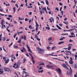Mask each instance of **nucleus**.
I'll return each instance as SVG.
<instances>
[{"label":"nucleus","instance_id":"bb28decb","mask_svg":"<svg viewBox=\"0 0 77 77\" xmlns=\"http://www.w3.org/2000/svg\"><path fill=\"white\" fill-rule=\"evenodd\" d=\"M21 38H20L19 40L18 41V43H19L20 44L21 43Z\"/></svg>","mask_w":77,"mask_h":77},{"label":"nucleus","instance_id":"aec40b11","mask_svg":"<svg viewBox=\"0 0 77 77\" xmlns=\"http://www.w3.org/2000/svg\"><path fill=\"white\" fill-rule=\"evenodd\" d=\"M29 29H34V27H32L31 25L29 26Z\"/></svg>","mask_w":77,"mask_h":77},{"label":"nucleus","instance_id":"69168bd1","mask_svg":"<svg viewBox=\"0 0 77 77\" xmlns=\"http://www.w3.org/2000/svg\"><path fill=\"white\" fill-rule=\"evenodd\" d=\"M32 14V12H30L29 13V15H31Z\"/></svg>","mask_w":77,"mask_h":77},{"label":"nucleus","instance_id":"5701e85b","mask_svg":"<svg viewBox=\"0 0 77 77\" xmlns=\"http://www.w3.org/2000/svg\"><path fill=\"white\" fill-rule=\"evenodd\" d=\"M64 42H60L58 43V45H60V44H63Z\"/></svg>","mask_w":77,"mask_h":77},{"label":"nucleus","instance_id":"f3484780","mask_svg":"<svg viewBox=\"0 0 77 77\" xmlns=\"http://www.w3.org/2000/svg\"><path fill=\"white\" fill-rule=\"evenodd\" d=\"M19 20H24V19L23 17V18H21L20 17H18Z\"/></svg>","mask_w":77,"mask_h":77},{"label":"nucleus","instance_id":"09e8293b","mask_svg":"<svg viewBox=\"0 0 77 77\" xmlns=\"http://www.w3.org/2000/svg\"><path fill=\"white\" fill-rule=\"evenodd\" d=\"M74 36H73V35H69V38H74Z\"/></svg>","mask_w":77,"mask_h":77},{"label":"nucleus","instance_id":"ea45409f","mask_svg":"<svg viewBox=\"0 0 77 77\" xmlns=\"http://www.w3.org/2000/svg\"><path fill=\"white\" fill-rule=\"evenodd\" d=\"M68 46H69V47H72V45L71 44H69V45Z\"/></svg>","mask_w":77,"mask_h":77},{"label":"nucleus","instance_id":"20e7f679","mask_svg":"<svg viewBox=\"0 0 77 77\" xmlns=\"http://www.w3.org/2000/svg\"><path fill=\"white\" fill-rule=\"evenodd\" d=\"M35 27H36V28L35 29L36 31H38V27H39V25L38 24V23H37V22L36 21H35Z\"/></svg>","mask_w":77,"mask_h":77},{"label":"nucleus","instance_id":"ddd939ff","mask_svg":"<svg viewBox=\"0 0 77 77\" xmlns=\"http://www.w3.org/2000/svg\"><path fill=\"white\" fill-rule=\"evenodd\" d=\"M45 2L47 5H49V2L48 0H45Z\"/></svg>","mask_w":77,"mask_h":77},{"label":"nucleus","instance_id":"864d4df0","mask_svg":"<svg viewBox=\"0 0 77 77\" xmlns=\"http://www.w3.org/2000/svg\"><path fill=\"white\" fill-rule=\"evenodd\" d=\"M23 73H24L25 74H28L27 72H26L24 71H23Z\"/></svg>","mask_w":77,"mask_h":77},{"label":"nucleus","instance_id":"423d86ee","mask_svg":"<svg viewBox=\"0 0 77 77\" xmlns=\"http://www.w3.org/2000/svg\"><path fill=\"white\" fill-rule=\"evenodd\" d=\"M42 67H40L39 69H38V72H39V73H40V72H41V73H42L43 72V70H41V69H42Z\"/></svg>","mask_w":77,"mask_h":77},{"label":"nucleus","instance_id":"2f4dec72","mask_svg":"<svg viewBox=\"0 0 77 77\" xmlns=\"http://www.w3.org/2000/svg\"><path fill=\"white\" fill-rule=\"evenodd\" d=\"M71 47H68L67 49L68 50H69V51H70V50H71Z\"/></svg>","mask_w":77,"mask_h":77},{"label":"nucleus","instance_id":"6e6552de","mask_svg":"<svg viewBox=\"0 0 77 77\" xmlns=\"http://www.w3.org/2000/svg\"><path fill=\"white\" fill-rule=\"evenodd\" d=\"M21 38L22 39H24V40H25V41H26V36L25 35H24L23 36H23L22 35L21 36Z\"/></svg>","mask_w":77,"mask_h":77},{"label":"nucleus","instance_id":"4468645a","mask_svg":"<svg viewBox=\"0 0 77 77\" xmlns=\"http://www.w3.org/2000/svg\"><path fill=\"white\" fill-rule=\"evenodd\" d=\"M33 18H32V19H30L29 20V24H30V23H32V22H33Z\"/></svg>","mask_w":77,"mask_h":77},{"label":"nucleus","instance_id":"c85d7f7f","mask_svg":"<svg viewBox=\"0 0 77 77\" xmlns=\"http://www.w3.org/2000/svg\"><path fill=\"white\" fill-rule=\"evenodd\" d=\"M49 55L52 56H54V55L53 54H50V55H48V54H46L45 55L46 56H49Z\"/></svg>","mask_w":77,"mask_h":77},{"label":"nucleus","instance_id":"680f3d73","mask_svg":"<svg viewBox=\"0 0 77 77\" xmlns=\"http://www.w3.org/2000/svg\"><path fill=\"white\" fill-rule=\"evenodd\" d=\"M15 6H16L17 8H18V5H17V4H16L15 5Z\"/></svg>","mask_w":77,"mask_h":77},{"label":"nucleus","instance_id":"72a5a7b5","mask_svg":"<svg viewBox=\"0 0 77 77\" xmlns=\"http://www.w3.org/2000/svg\"><path fill=\"white\" fill-rule=\"evenodd\" d=\"M17 35V33H16L14 35V38H15V37H16Z\"/></svg>","mask_w":77,"mask_h":77},{"label":"nucleus","instance_id":"7ed1b4c3","mask_svg":"<svg viewBox=\"0 0 77 77\" xmlns=\"http://www.w3.org/2000/svg\"><path fill=\"white\" fill-rule=\"evenodd\" d=\"M72 58L71 57H70V60L69 61V63L71 65H72V64H73V63H74V62L72 60Z\"/></svg>","mask_w":77,"mask_h":77},{"label":"nucleus","instance_id":"a19ab883","mask_svg":"<svg viewBox=\"0 0 77 77\" xmlns=\"http://www.w3.org/2000/svg\"><path fill=\"white\" fill-rule=\"evenodd\" d=\"M47 49H48V50H50V48H51V47L50 46L48 47H47Z\"/></svg>","mask_w":77,"mask_h":77},{"label":"nucleus","instance_id":"a18cd8bd","mask_svg":"<svg viewBox=\"0 0 77 77\" xmlns=\"http://www.w3.org/2000/svg\"><path fill=\"white\" fill-rule=\"evenodd\" d=\"M51 19L52 20L53 22H54V18H53V17H51Z\"/></svg>","mask_w":77,"mask_h":77},{"label":"nucleus","instance_id":"1a4fd4ad","mask_svg":"<svg viewBox=\"0 0 77 77\" xmlns=\"http://www.w3.org/2000/svg\"><path fill=\"white\" fill-rule=\"evenodd\" d=\"M26 45L28 49V51H29V52H30V53H32V51H30V48H29V46H28V45Z\"/></svg>","mask_w":77,"mask_h":77},{"label":"nucleus","instance_id":"39448f33","mask_svg":"<svg viewBox=\"0 0 77 77\" xmlns=\"http://www.w3.org/2000/svg\"><path fill=\"white\" fill-rule=\"evenodd\" d=\"M29 53L30 54V56H31L32 62H33L34 64H35V62L34 60H33V56H32V55L30 53V52H29Z\"/></svg>","mask_w":77,"mask_h":77},{"label":"nucleus","instance_id":"79ce46f5","mask_svg":"<svg viewBox=\"0 0 77 77\" xmlns=\"http://www.w3.org/2000/svg\"><path fill=\"white\" fill-rule=\"evenodd\" d=\"M74 30V29H72L70 30H66V31H67V32H69V31H72V30Z\"/></svg>","mask_w":77,"mask_h":77},{"label":"nucleus","instance_id":"4be33fe9","mask_svg":"<svg viewBox=\"0 0 77 77\" xmlns=\"http://www.w3.org/2000/svg\"><path fill=\"white\" fill-rule=\"evenodd\" d=\"M16 9V8H15V7H14L13 8L14 14L15 12Z\"/></svg>","mask_w":77,"mask_h":77},{"label":"nucleus","instance_id":"a878e982","mask_svg":"<svg viewBox=\"0 0 77 77\" xmlns=\"http://www.w3.org/2000/svg\"><path fill=\"white\" fill-rule=\"evenodd\" d=\"M45 27L46 29H47V30H49L50 29V27H48L46 26Z\"/></svg>","mask_w":77,"mask_h":77},{"label":"nucleus","instance_id":"f704fd0d","mask_svg":"<svg viewBox=\"0 0 77 77\" xmlns=\"http://www.w3.org/2000/svg\"><path fill=\"white\" fill-rule=\"evenodd\" d=\"M74 68L75 69H76V68H77V64H75V65Z\"/></svg>","mask_w":77,"mask_h":77},{"label":"nucleus","instance_id":"5fc2aeb1","mask_svg":"<svg viewBox=\"0 0 77 77\" xmlns=\"http://www.w3.org/2000/svg\"><path fill=\"white\" fill-rule=\"evenodd\" d=\"M6 6H10V4H7L6 5Z\"/></svg>","mask_w":77,"mask_h":77},{"label":"nucleus","instance_id":"473e14b6","mask_svg":"<svg viewBox=\"0 0 77 77\" xmlns=\"http://www.w3.org/2000/svg\"><path fill=\"white\" fill-rule=\"evenodd\" d=\"M53 59H58V60H61V61H63V62H64V60H59V59H58L57 58H53Z\"/></svg>","mask_w":77,"mask_h":77},{"label":"nucleus","instance_id":"bf43d9fd","mask_svg":"<svg viewBox=\"0 0 77 77\" xmlns=\"http://www.w3.org/2000/svg\"><path fill=\"white\" fill-rule=\"evenodd\" d=\"M12 44H13V43L12 42L11 44L9 45V47H11V45H12Z\"/></svg>","mask_w":77,"mask_h":77},{"label":"nucleus","instance_id":"f03ea898","mask_svg":"<svg viewBox=\"0 0 77 77\" xmlns=\"http://www.w3.org/2000/svg\"><path fill=\"white\" fill-rule=\"evenodd\" d=\"M36 48L37 50L40 53H41L42 52H44V50L43 49H41V48Z\"/></svg>","mask_w":77,"mask_h":77},{"label":"nucleus","instance_id":"e433bc0d","mask_svg":"<svg viewBox=\"0 0 77 77\" xmlns=\"http://www.w3.org/2000/svg\"><path fill=\"white\" fill-rule=\"evenodd\" d=\"M75 60H77V55H75Z\"/></svg>","mask_w":77,"mask_h":77},{"label":"nucleus","instance_id":"f257e3e1","mask_svg":"<svg viewBox=\"0 0 77 77\" xmlns=\"http://www.w3.org/2000/svg\"><path fill=\"white\" fill-rule=\"evenodd\" d=\"M13 67L15 69H17V68H19L20 66L18 65L17 63H15L13 66Z\"/></svg>","mask_w":77,"mask_h":77},{"label":"nucleus","instance_id":"412c9836","mask_svg":"<svg viewBox=\"0 0 77 77\" xmlns=\"http://www.w3.org/2000/svg\"><path fill=\"white\" fill-rule=\"evenodd\" d=\"M1 23L2 24V25L3 24H4V20H1Z\"/></svg>","mask_w":77,"mask_h":77},{"label":"nucleus","instance_id":"49530a36","mask_svg":"<svg viewBox=\"0 0 77 77\" xmlns=\"http://www.w3.org/2000/svg\"><path fill=\"white\" fill-rule=\"evenodd\" d=\"M3 47V50H4V51H5V52H7V51H6V50H5V46H4Z\"/></svg>","mask_w":77,"mask_h":77},{"label":"nucleus","instance_id":"b1692460","mask_svg":"<svg viewBox=\"0 0 77 77\" xmlns=\"http://www.w3.org/2000/svg\"><path fill=\"white\" fill-rule=\"evenodd\" d=\"M9 59H8L7 60H6L5 62V63H8V62H9Z\"/></svg>","mask_w":77,"mask_h":77},{"label":"nucleus","instance_id":"603ef678","mask_svg":"<svg viewBox=\"0 0 77 77\" xmlns=\"http://www.w3.org/2000/svg\"><path fill=\"white\" fill-rule=\"evenodd\" d=\"M35 38H36V39L38 38V36H37V35H36V34L35 35Z\"/></svg>","mask_w":77,"mask_h":77},{"label":"nucleus","instance_id":"7c9ffc66","mask_svg":"<svg viewBox=\"0 0 77 77\" xmlns=\"http://www.w3.org/2000/svg\"><path fill=\"white\" fill-rule=\"evenodd\" d=\"M52 40V38L51 37H50V38H49L48 39V41H51Z\"/></svg>","mask_w":77,"mask_h":77},{"label":"nucleus","instance_id":"9d476101","mask_svg":"<svg viewBox=\"0 0 77 77\" xmlns=\"http://www.w3.org/2000/svg\"><path fill=\"white\" fill-rule=\"evenodd\" d=\"M4 70L5 71H10V69L7 68V67H5Z\"/></svg>","mask_w":77,"mask_h":77},{"label":"nucleus","instance_id":"c9c22d12","mask_svg":"<svg viewBox=\"0 0 77 77\" xmlns=\"http://www.w3.org/2000/svg\"><path fill=\"white\" fill-rule=\"evenodd\" d=\"M26 58H24L23 59V63H24L26 62Z\"/></svg>","mask_w":77,"mask_h":77},{"label":"nucleus","instance_id":"338daca9","mask_svg":"<svg viewBox=\"0 0 77 77\" xmlns=\"http://www.w3.org/2000/svg\"><path fill=\"white\" fill-rule=\"evenodd\" d=\"M52 30H54V31H56V30H57V29H52Z\"/></svg>","mask_w":77,"mask_h":77},{"label":"nucleus","instance_id":"de8ad7c7","mask_svg":"<svg viewBox=\"0 0 77 77\" xmlns=\"http://www.w3.org/2000/svg\"><path fill=\"white\" fill-rule=\"evenodd\" d=\"M27 8H28L29 9V8H32V6H27Z\"/></svg>","mask_w":77,"mask_h":77},{"label":"nucleus","instance_id":"6e6d98bb","mask_svg":"<svg viewBox=\"0 0 77 77\" xmlns=\"http://www.w3.org/2000/svg\"><path fill=\"white\" fill-rule=\"evenodd\" d=\"M28 20H29V19H28L27 18H25V21H28Z\"/></svg>","mask_w":77,"mask_h":77},{"label":"nucleus","instance_id":"2eb2a0df","mask_svg":"<svg viewBox=\"0 0 77 77\" xmlns=\"http://www.w3.org/2000/svg\"><path fill=\"white\" fill-rule=\"evenodd\" d=\"M46 10H47L46 9V8H45V7L43 8L42 9V11H43V12H44V11H45Z\"/></svg>","mask_w":77,"mask_h":77},{"label":"nucleus","instance_id":"4c0bfd02","mask_svg":"<svg viewBox=\"0 0 77 77\" xmlns=\"http://www.w3.org/2000/svg\"><path fill=\"white\" fill-rule=\"evenodd\" d=\"M14 48H18V46H14Z\"/></svg>","mask_w":77,"mask_h":77},{"label":"nucleus","instance_id":"37998d69","mask_svg":"<svg viewBox=\"0 0 77 77\" xmlns=\"http://www.w3.org/2000/svg\"><path fill=\"white\" fill-rule=\"evenodd\" d=\"M44 65L45 64L44 63H41L39 64V66H41V65Z\"/></svg>","mask_w":77,"mask_h":77},{"label":"nucleus","instance_id":"a211bd4d","mask_svg":"<svg viewBox=\"0 0 77 77\" xmlns=\"http://www.w3.org/2000/svg\"><path fill=\"white\" fill-rule=\"evenodd\" d=\"M56 46L53 47L52 48V50H56Z\"/></svg>","mask_w":77,"mask_h":77},{"label":"nucleus","instance_id":"e2e57ef3","mask_svg":"<svg viewBox=\"0 0 77 77\" xmlns=\"http://www.w3.org/2000/svg\"><path fill=\"white\" fill-rule=\"evenodd\" d=\"M2 27H6V26H5V25H3L2 24Z\"/></svg>","mask_w":77,"mask_h":77},{"label":"nucleus","instance_id":"13d9d810","mask_svg":"<svg viewBox=\"0 0 77 77\" xmlns=\"http://www.w3.org/2000/svg\"><path fill=\"white\" fill-rule=\"evenodd\" d=\"M7 20H8L9 21L10 20H11V18H10V17H7Z\"/></svg>","mask_w":77,"mask_h":77},{"label":"nucleus","instance_id":"8fccbe9b","mask_svg":"<svg viewBox=\"0 0 77 77\" xmlns=\"http://www.w3.org/2000/svg\"><path fill=\"white\" fill-rule=\"evenodd\" d=\"M23 50L24 51H26V49L24 47H23Z\"/></svg>","mask_w":77,"mask_h":77},{"label":"nucleus","instance_id":"dca6fc26","mask_svg":"<svg viewBox=\"0 0 77 77\" xmlns=\"http://www.w3.org/2000/svg\"><path fill=\"white\" fill-rule=\"evenodd\" d=\"M56 27L58 28V29H59V30H62V29L60 28V27L58 25H56Z\"/></svg>","mask_w":77,"mask_h":77},{"label":"nucleus","instance_id":"9b49d317","mask_svg":"<svg viewBox=\"0 0 77 77\" xmlns=\"http://www.w3.org/2000/svg\"><path fill=\"white\" fill-rule=\"evenodd\" d=\"M63 67H64V68H66V69H67V70H69V69H68V67H66V65H65V64H63Z\"/></svg>","mask_w":77,"mask_h":77},{"label":"nucleus","instance_id":"774afa93","mask_svg":"<svg viewBox=\"0 0 77 77\" xmlns=\"http://www.w3.org/2000/svg\"><path fill=\"white\" fill-rule=\"evenodd\" d=\"M36 39H37V40H38V41H40V40H41V39H40V38H37Z\"/></svg>","mask_w":77,"mask_h":77},{"label":"nucleus","instance_id":"6ab92c4d","mask_svg":"<svg viewBox=\"0 0 77 77\" xmlns=\"http://www.w3.org/2000/svg\"><path fill=\"white\" fill-rule=\"evenodd\" d=\"M71 34L72 36H74V37H75V34H74V32H71Z\"/></svg>","mask_w":77,"mask_h":77},{"label":"nucleus","instance_id":"3c124183","mask_svg":"<svg viewBox=\"0 0 77 77\" xmlns=\"http://www.w3.org/2000/svg\"><path fill=\"white\" fill-rule=\"evenodd\" d=\"M3 9H0V12H3Z\"/></svg>","mask_w":77,"mask_h":77},{"label":"nucleus","instance_id":"c756f323","mask_svg":"<svg viewBox=\"0 0 77 77\" xmlns=\"http://www.w3.org/2000/svg\"><path fill=\"white\" fill-rule=\"evenodd\" d=\"M63 38H60V41H62V40H63V39H65V37H63Z\"/></svg>","mask_w":77,"mask_h":77},{"label":"nucleus","instance_id":"c03bdc74","mask_svg":"<svg viewBox=\"0 0 77 77\" xmlns=\"http://www.w3.org/2000/svg\"><path fill=\"white\" fill-rule=\"evenodd\" d=\"M55 10H57V11H59V9H58V8L57 7L55 8Z\"/></svg>","mask_w":77,"mask_h":77},{"label":"nucleus","instance_id":"f8f14e48","mask_svg":"<svg viewBox=\"0 0 77 77\" xmlns=\"http://www.w3.org/2000/svg\"><path fill=\"white\" fill-rule=\"evenodd\" d=\"M3 73V70L2 69H0V74H2Z\"/></svg>","mask_w":77,"mask_h":77},{"label":"nucleus","instance_id":"58836bf2","mask_svg":"<svg viewBox=\"0 0 77 77\" xmlns=\"http://www.w3.org/2000/svg\"><path fill=\"white\" fill-rule=\"evenodd\" d=\"M39 12H40V13L41 14V15H42V12L44 13V11H40Z\"/></svg>","mask_w":77,"mask_h":77},{"label":"nucleus","instance_id":"393cba45","mask_svg":"<svg viewBox=\"0 0 77 77\" xmlns=\"http://www.w3.org/2000/svg\"><path fill=\"white\" fill-rule=\"evenodd\" d=\"M70 68V70H69V72L70 73H72V69H71V67L70 66H69Z\"/></svg>","mask_w":77,"mask_h":77},{"label":"nucleus","instance_id":"052dcab7","mask_svg":"<svg viewBox=\"0 0 77 77\" xmlns=\"http://www.w3.org/2000/svg\"><path fill=\"white\" fill-rule=\"evenodd\" d=\"M63 11H61V13L62 14V15H63Z\"/></svg>","mask_w":77,"mask_h":77},{"label":"nucleus","instance_id":"0e129e2a","mask_svg":"<svg viewBox=\"0 0 77 77\" xmlns=\"http://www.w3.org/2000/svg\"><path fill=\"white\" fill-rule=\"evenodd\" d=\"M8 17H10L11 18V17H12V15H9L8 16Z\"/></svg>","mask_w":77,"mask_h":77},{"label":"nucleus","instance_id":"0eeeda50","mask_svg":"<svg viewBox=\"0 0 77 77\" xmlns=\"http://www.w3.org/2000/svg\"><path fill=\"white\" fill-rule=\"evenodd\" d=\"M56 69L59 72V75L61 74V70L60 68L57 69Z\"/></svg>","mask_w":77,"mask_h":77},{"label":"nucleus","instance_id":"cd10ccee","mask_svg":"<svg viewBox=\"0 0 77 77\" xmlns=\"http://www.w3.org/2000/svg\"><path fill=\"white\" fill-rule=\"evenodd\" d=\"M63 23H64L65 24H66V25H68V22H63Z\"/></svg>","mask_w":77,"mask_h":77},{"label":"nucleus","instance_id":"4d7b16f0","mask_svg":"<svg viewBox=\"0 0 77 77\" xmlns=\"http://www.w3.org/2000/svg\"><path fill=\"white\" fill-rule=\"evenodd\" d=\"M50 66L49 65H47L46 66V67H47L48 68H50Z\"/></svg>","mask_w":77,"mask_h":77}]
</instances>
